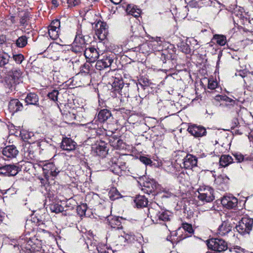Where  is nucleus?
Here are the masks:
<instances>
[{
  "label": "nucleus",
  "instance_id": "nucleus-36",
  "mask_svg": "<svg viewBox=\"0 0 253 253\" xmlns=\"http://www.w3.org/2000/svg\"><path fill=\"white\" fill-rule=\"evenodd\" d=\"M63 207L59 204H51L49 206V209L52 212L58 213L63 211Z\"/></svg>",
  "mask_w": 253,
  "mask_h": 253
},
{
  "label": "nucleus",
  "instance_id": "nucleus-31",
  "mask_svg": "<svg viewBox=\"0 0 253 253\" xmlns=\"http://www.w3.org/2000/svg\"><path fill=\"white\" fill-rule=\"evenodd\" d=\"M233 159L231 156L228 155H222L220 158L219 163L220 165L223 167H225L229 164L232 163Z\"/></svg>",
  "mask_w": 253,
  "mask_h": 253
},
{
  "label": "nucleus",
  "instance_id": "nucleus-8",
  "mask_svg": "<svg viewBox=\"0 0 253 253\" xmlns=\"http://www.w3.org/2000/svg\"><path fill=\"white\" fill-rule=\"evenodd\" d=\"M95 34L98 39L103 41L106 39L108 34L107 23L105 22L98 21L95 25Z\"/></svg>",
  "mask_w": 253,
  "mask_h": 253
},
{
  "label": "nucleus",
  "instance_id": "nucleus-11",
  "mask_svg": "<svg viewBox=\"0 0 253 253\" xmlns=\"http://www.w3.org/2000/svg\"><path fill=\"white\" fill-rule=\"evenodd\" d=\"M139 179V181H138V183L141 186L142 190L144 193L149 195L154 191L156 186L153 180L144 181L143 176H140Z\"/></svg>",
  "mask_w": 253,
  "mask_h": 253
},
{
  "label": "nucleus",
  "instance_id": "nucleus-43",
  "mask_svg": "<svg viewBox=\"0 0 253 253\" xmlns=\"http://www.w3.org/2000/svg\"><path fill=\"white\" fill-rule=\"evenodd\" d=\"M58 92L56 90H53L52 92L48 93V97L54 101H57L58 98Z\"/></svg>",
  "mask_w": 253,
  "mask_h": 253
},
{
  "label": "nucleus",
  "instance_id": "nucleus-29",
  "mask_svg": "<svg viewBox=\"0 0 253 253\" xmlns=\"http://www.w3.org/2000/svg\"><path fill=\"white\" fill-rule=\"evenodd\" d=\"M126 11L128 14L136 18L140 16L141 10L137 8L135 6H131L128 4L126 8Z\"/></svg>",
  "mask_w": 253,
  "mask_h": 253
},
{
  "label": "nucleus",
  "instance_id": "nucleus-4",
  "mask_svg": "<svg viewBox=\"0 0 253 253\" xmlns=\"http://www.w3.org/2000/svg\"><path fill=\"white\" fill-rule=\"evenodd\" d=\"M235 15L237 19L236 20L233 18L234 22L238 26L239 29H242L248 36L253 35V28L250 25L251 17L248 13L238 11Z\"/></svg>",
  "mask_w": 253,
  "mask_h": 253
},
{
  "label": "nucleus",
  "instance_id": "nucleus-34",
  "mask_svg": "<svg viewBox=\"0 0 253 253\" xmlns=\"http://www.w3.org/2000/svg\"><path fill=\"white\" fill-rule=\"evenodd\" d=\"M246 226L244 224V222H242L241 220L236 227L237 231L242 235H245L246 234H249L250 231L247 230L246 228Z\"/></svg>",
  "mask_w": 253,
  "mask_h": 253
},
{
  "label": "nucleus",
  "instance_id": "nucleus-62",
  "mask_svg": "<svg viewBox=\"0 0 253 253\" xmlns=\"http://www.w3.org/2000/svg\"><path fill=\"white\" fill-rule=\"evenodd\" d=\"M140 81H141H141H142V82H143V83H144V85H147V84H148V79H143V80H142V79H141V80H140Z\"/></svg>",
  "mask_w": 253,
  "mask_h": 253
},
{
  "label": "nucleus",
  "instance_id": "nucleus-12",
  "mask_svg": "<svg viewBox=\"0 0 253 253\" xmlns=\"http://www.w3.org/2000/svg\"><path fill=\"white\" fill-rule=\"evenodd\" d=\"M187 131L195 137H201L206 135V128L200 125L190 124L187 128Z\"/></svg>",
  "mask_w": 253,
  "mask_h": 253
},
{
  "label": "nucleus",
  "instance_id": "nucleus-24",
  "mask_svg": "<svg viewBox=\"0 0 253 253\" xmlns=\"http://www.w3.org/2000/svg\"><path fill=\"white\" fill-rule=\"evenodd\" d=\"M9 109L12 112H17L21 111L23 106L22 104L17 99H13L10 101L8 105Z\"/></svg>",
  "mask_w": 253,
  "mask_h": 253
},
{
  "label": "nucleus",
  "instance_id": "nucleus-61",
  "mask_svg": "<svg viewBox=\"0 0 253 253\" xmlns=\"http://www.w3.org/2000/svg\"><path fill=\"white\" fill-rule=\"evenodd\" d=\"M112 2L114 3L115 4H119L123 0H110Z\"/></svg>",
  "mask_w": 253,
  "mask_h": 253
},
{
  "label": "nucleus",
  "instance_id": "nucleus-57",
  "mask_svg": "<svg viewBox=\"0 0 253 253\" xmlns=\"http://www.w3.org/2000/svg\"><path fill=\"white\" fill-rule=\"evenodd\" d=\"M120 240H124V242H126L128 239H129V236L128 235H126L125 237L124 236H121L119 237Z\"/></svg>",
  "mask_w": 253,
  "mask_h": 253
},
{
  "label": "nucleus",
  "instance_id": "nucleus-51",
  "mask_svg": "<svg viewBox=\"0 0 253 253\" xmlns=\"http://www.w3.org/2000/svg\"><path fill=\"white\" fill-rule=\"evenodd\" d=\"M143 44H141L140 46V50H141L142 52L144 53H149L150 52H152V50H151L150 47H148L147 48H144L143 47Z\"/></svg>",
  "mask_w": 253,
  "mask_h": 253
},
{
  "label": "nucleus",
  "instance_id": "nucleus-35",
  "mask_svg": "<svg viewBox=\"0 0 253 253\" xmlns=\"http://www.w3.org/2000/svg\"><path fill=\"white\" fill-rule=\"evenodd\" d=\"M233 156L235 158L237 162L241 163L243 161H252V158L250 157H246V156H244L241 153L239 152H236L233 154Z\"/></svg>",
  "mask_w": 253,
  "mask_h": 253
},
{
  "label": "nucleus",
  "instance_id": "nucleus-14",
  "mask_svg": "<svg viewBox=\"0 0 253 253\" xmlns=\"http://www.w3.org/2000/svg\"><path fill=\"white\" fill-rule=\"evenodd\" d=\"M2 153L5 159H12L16 157L19 153V151L16 146L11 145L4 147L2 149Z\"/></svg>",
  "mask_w": 253,
  "mask_h": 253
},
{
  "label": "nucleus",
  "instance_id": "nucleus-5",
  "mask_svg": "<svg viewBox=\"0 0 253 253\" xmlns=\"http://www.w3.org/2000/svg\"><path fill=\"white\" fill-rule=\"evenodd\" d=\"M197 192L198 193V198L201 201L209 203L212 201L214 199L213 189L209 186H200Z\"/></svg>",
  "mask_w": 253,
  "mask_h": 253
},
{
  "label": "nucleus",
  "instance_id": "nucleus-27",
  "mask_svg": "<svg viewBox=\"0 0 253 253\" xmlns=\"http://www.w3.org/2000/svg\"><path fill=\"white\" fill-rule=\"evenodd\" d=\"M39 96L34 93H28L25 99L27 105L30 104L36 106H39Z\"/></svg>",
  "mask_w": 253,
  "mask_h": 253
},
{
  "label": "nucleus",
  "instance_id": "nucleus-17",
  "mask_svg": "<svg viewBox=\"0 0 253 253\" xmlns=\"http://www.w3.org/2000/svg\"><path fill=\"white\" fill-rule=\"evenodd\" d=\"M18 16L19 17V23L20 25L26 27L28 25L30 20L32 18L33 15L28 10H23L19 11Z\"/></svg>",
  "mask_w": 253,
  "mask_h": 253
},
{
  "label": "nucleus",
  "instance_id": "nucleus-59",
  "mask_svg": "<svg viewBox=\"0 0 253 253\" xmlns=\"http://www.w3.org/2000/svg\"><path fill=\"white\" fill-rule=\"evenodd\" d=\"M51 3L54 6V8L58 7L59 5L58 2L57 0H52Z\"/></svg>",
  "mask_w": 253,
  "mask_h": 253
},
{
  "label": "nucleus",
  "instance_id": "nucleus-56",
  "mask_svg": "<svg viewBox=\"0 0 253 253\" xmlns=\"http://www.w3.org/2000/svg\"><path fill=\"white\" fill-rule=\"evenodd\" d=\"M116 221V223H115V224L116 225H118V226H120V224H121V222L118 221V219H117L116 220H114V219H112L111 221H110V224L111 225L112 227H114V228H115V226H113V225L114 224L113 223V222H115Z\"/></svg>",
  "mask_w": 253,
  "mask_h": 253
},
{
  "label": "nucleus",
  "instance_id": "nucleus-54",
  "mask_svg": "<svg viewBox=\"0 0 253 253\" xmlns=\"http://www.w3.org/2000/svg\"><path fill=\"white\" fill-rule=\"evenodd\" d=\"M248 71L246 70H239L238 71V73H236L235 75L236 76L239 75L241 76L242 77L244 78L246 77L247 75Z\"/></svg>",
  "mask_w": 253,
  "mask_h": 253
},
{
  "label": "nucleus",
  "instance_id": "nucleus-21",
  "mask_svg": "<svg viewBox=\"0 0 253 253\" xmlns=\"http://www.w3.org/2000/svg\"><path fill=\"white\" fill-rule=\"evenodd\" d=\"M88 249L89 251H92L93 253H113V251L107 246H97L95 244H90V246L87 243Z\"/></svg>",
  "mask_w": 253,
  "mask_h": 253
},
{
  "label": "nucleus",
  "instance_id": "nucleus-55",
  "mask_svg": "<svg viewBox=\"0 0 253 253\" xmlns=\"http://www.w3.org/2000/svg\"><path fill=\"white\" fill-rule=\"evenodd\" d=\"M7 37L5 35H0V45L3 44L6 42Z\"/></svg>",
  "mask_w": 253,
  "mask_h": 253
},
{
  "label": "nucleus",
  "instance_id": "nucleus-15",
  "mask_svg": "<svg viewBox=\"0 0 253 253\" xmlns=\"http://www.w3.org/2000/svg\"><path fill=\"white\" fill-rule=\"evenodd\" d=\"M222 206L229 209L235 208L238 204V199L233 196H224L221 201Z\"/></svg>",
  "mask_w": 253,
  "mask_h": 253
},
{
  "label": "nucleus",
  "instance_id": "nucleus-42",
  "mask_svg": "<svg viewBox=\"0 0 253 253\" xmlns=\"http://www.w3.org/2000/svg\"><path fill=\"white\" fill-rule=\"evenodd\" d=\"M91 64H83L80 67V73L88 74L90 72Z\"/></svg>",
  "mask_w": 253,
  "mask_h": 253
},
{
  "label": "nucleus",
  "instance_id": "nucleus-53",
  "mask_svg": "<svg viewBox=\"0 0 253 253\" xmlns=\"http://www.w3.org/2000/svg\"><path fill=\"white\" fill-rule=\"evenodd\" d=\"M211 0H201L199 3V5L203 4L204 6H207L211 5Z\"/></svg>",
  "mask_w": 253,
  "mask_h": 253
},
{
  "label": "nucleus",
  "instance_id": "nucleus-13",
  "mask_svg": "<svg viewBox=\"0 0 253 253\" xmlns=\"http://www.w3.org/2000/svg\"><path fill=\"white\" fill-rule=\"evenodd\" d=\"M84 52L86 61L89 63H94L99 58V53L94 47L86 48Z\"/></svg>",
  "mask_w": 253,
  "mask_h": 253
},
{
  "label": "nucleus",
  "instance_id": "nucleus-2",
  "mask_svg": "<svg viewBox=\"0 0 253 253\" xmlns=\"http://www.w3.org/2000/svg\"><path fill=\"white\" fill-rule=\"evenodd\" d=\"M87 37L89 38L88 33L80 25L77 29L75 38L71 44V50L76 53L84 52L87 44L85 38Z\"/></svg>",
  "mask_w": 253,
  "mask_h": 253
},
{
  "label": "nucleus",
  "instance_id": "nucleus-58",
  "mask_svg": "<svg viewBox=\"0 0 253 253\" xmlns=\"http://www.w3.org/2000/svg\"><path fill=\"white\" fill-rule=\"evenodd\" d=\"M41 59H45V58L41 54L39 57H38L37 59H35L33 61H37V62H42V61L41 60Z\"/></svg>",
  "mask_w": 253,
  "mask_h": 253
},
{
  "label": "nucleus",
  "instance_id": "nucleus-32",
  "mask_svg": "<svg viewBox=\"0 0 253 253\" xmlns=\"http://www.w3.org/2000/svg\"><path fill=\"white\" fill-rule=\"evenodd\" d=\"M27 43L28 38L25 35L19 37L15 41L16 46L19 48L24 47Z\"/></svg>",
  "mask_w": 253,
  "mask_h": 253
},
{
  "label": "nucleus",
  "instance_id": "nucleus-52",
  "mask_svg": "<svg viewBox=\"0 0 253 253\" xmlns=\"http://www.w3.org/2000/svg\"><path fill=\"white\" fill-rule=\"evenodd\" d=\"M96 68L99 70H102L107 69L109 67V66L107 64H95Z\"/></svg>",
  "mask_w": 253,
  "mask_h": 253
},
{
  "label": "nucleus",
  "instance_id": "nucleus-28",
  "mask_svg": "<svg viewBox=\"0 0 253 253\" xmlns=\"http://www.w3.org/2000/svg\"><path fill=\"white\" fill-rule=\"evenodd\" d=\"M134 202L137 208H142L148 205V201L144 196L138 195L135 198Z\"/></svg>",
  "mask_w": 253,
  "mask_h": 253
},
{
  "label": "nucleus",
  "instance_id": "nucleus-33",
  "mask_svg": "<svg viewBox=\"0 0 253 253\" xmlns=\"http://www.w3.org/2000/svg\"><path fill=\"white\" fill-rule=\"evenodd\" d=\"M112 86L115 90L120 91L124 86V82L122 79L116 78L114 80Z\"/></svg>",
  "mask_w": 253,
  "mask_h": 253
},
{
  "label": "nucleus",
  "instance_id": "nucleus-9",
  "mask_svg": "<svg viewBox=\"0 0 253 253\" xmlns=\"http://www.w3.org/2000/svg\"><path fill=\"white\" fill-rule=\"evenodd\" d=\"M42 170L47 179L56 177L60 171L59 169L52 163H46L43 165Z\"/></svg>",
  "mask_w": 253,
  "mask_h": 253
},
{
  "label": "nucleus",
  "instance_id": "nucleus-45",
  "mask_svg": "<svg viewBox=\"0 0 253 253\" xmlns=\"http://www.w3.org/2000/svg\"><path fill=\"white\" fill-rule=\"evenodd\" d=\"M140 161L145 165H151L152 163L151 160L145 156H140L139 158Z\"/></svg>",
  "mask_w": 253,
  "mask_h": 253
},
{
  "label": "nucleus",
  "instance_id": "nucleus-7",
  "mask_svg": "<svg viewBox=\"0 0 253 253\" xmlns=\"http://www.w3.org/2000/svg\"><path fill=\"white\" fill-rule=\"evenodd\" d=\"M208 248L214 251L221 252L227 249V244L223 239L219 238H212L208 241Z\"/></svg>",
  "mask_w": 253,
  "mask_h": 253
},
{
  "label": "nucleus",
  "instance_id": "nucleus-37",
  "mask_svg": "<svg viewBox=\"0 0 253 253\" xmlns=\"http://www.w3.org/2000/svg\"><path fill=\"white\" fill-rule=\"evenodd\" d=\"M87 210V205L86 204H82L81 205L77 206V212L81 217H82L85 214V211Z\"/></svg>",
  "mask_w": 253,
  "mask_h": 253
},
{
  "label": "nucleus",
  "instance_id": "nucleus-50",
  "mask_svg": "<svg viewBox=\"0 0 253 253\" xmlns=\"http://www.w3.org/2000/svg\"><path fill=\"white\" fill-rule=\"evenodd\" d=\"M50 25L52 26V27H57L60 29V21L58 19H54L51 22Z\"/></svg>",
  "mask_w": 253,
  "mask_h": 253
},
{
  "label": "nucleus",
  "instance_id": "nucleus-10",
  "mask_svg": "<svg viewBox=\"0 0 253 253\" xmlns=\"http://www.w3.org/2000/svg\"><path fill=\"white\" fill-rule=\"evenodd\" d=\"M21 169L16 165H6L0 167V174L7 176H13L16 175Z\"/></svg>",
  "mask_w": 253,
  "mask_h": 253
},
{
  "label": "nucleus",
  "instance_id": "nucleus-19",
  "mask_svg": "<svg viewBox=\"0 0 253 253\" xmlns=\"http://www.w3.org/2000/svg\"><path fill=\"white\" fill-rule=\"evenodd\" d=\"M183 161V166L186 169H192L197 164V158L191 154H187Z\"/></svg>",
  "mask_w": 253,
  "mask_h": 253
},
{
  "label": "nucleus",
  "instance_id": "nucleus-41",
  "mask_svg": "<svg viewBox=\"0 0 253 253\" xmlns=\"http://www.w3.org/2000/svg\"><path fill=\"white\" fill-rule=\"evenodd\" d=\"M48 33L50 38L52 40H55L59 37V31L53 30H48Z\"/></svg>",
  "mask_w": 253,
  "mask_h": 253
},
{
  "label": "nucleus",
  "instance_id": "nucleus-3",
  "mask_svg": "<svg viewBox=\"0 0 253 253\" xmlns=\"http://www.w3.org/2000/svg\"><path fill=\"white\" fill-rule=\"evenodd\" d=\"M148 215L153 222L162 224L163 222L170 220V212L161 209L156 203H153L152 207L148 209Z\"/></svg>",
  "mask_w": 253,
  "mask_h": 253
},
{
  "label": "nucleus",
  "instance_id": "nucleus-30",
  "mask_svg": "<svg viewBox=\"0 0 253 253\" xmlns=\"http://www.w3.org/2000/svg\"><path fill=\"white\" fill-rule=\"evenodd\" d=\"M115 60V63H117V58L116 55L114 54L111 53L109 55L105 54L102 56V58L100 59L101 63H113Z\"/></svg>",
  "mask_w": 253,
  "mask_h": 253
},
{
  "label": "nucleus",
  "instance_id": "nucleus-44",
  "mask_svg": "<svg viewBox=\"0 0 253 253\" xmlns=\"http://www.w3.org/2000/svg\"><path fill=\"white\" fill-rule=\"evenodd\" d=\"M13 58L16 63H22L24 59V56L22 54L14 55Z\"/></svg>",
  "mask_w": 253,
  "mask_h": 253
},
{
  "label": "nucleus",
  "instance_id": "nucleus-26",
  "mask_svg": "<svg viewBox=\"0 0 253 253\" xmlns=\"http://www.w3.org/2000/svg\"><path fill=\"white\" fill-rule=\"evenodd\" d=\"M112 164L110 165V170L112 171L113 173L119 175L122 172V171H124L126 168L125 166V163H123V164H118L115 161L113 163V161H111Z\"/></svg>",
  "mask_w": 253,
  "mask_h": 253
},
{
  "label": "nucleus",
  "instance_id": "nucleus-1",
  "mask_svg": "<svg viewBox=\"0 0 253 253\" xmlns=\"http://www.w3.org/2000/svg\"><path fill=\"white\" fill-rule=\"evenodd\" d=\"M143 47H150L153 52H157L158 57L163 63H166L167 61L173 63V61L176 59V55L174 45L162 40L161 37H152L151 41L143 43Z\"/></svg>",
  "mask_w": 253,
  "mask_h": 253
},
{
  "label": "nucleus",
  "instance_id": "nucleus-63",
  "mask_svg": "<svg viewBox=\"0 0 253 253\" xmlns=\"http://www.w3.org/2000/svg\"><path fill=\"white\" fill-rule=\"evenodd\" d=\"M249 139L250 141L253 140V131H252L249 135Z\"/></svg>",
  "mask_w": 253,
  "mask_h": 253
},
{
  "label": "nucleus",
  "instance_id": "nucleus-46",
  "mask_svg": "<svg viewBox=\"0 0 253 253\" xmlns=\"http://www.w3.org/2000/svg\"><path fill=\"white\" fill-rule=\"evenodd\" d=\"M232 252L233 253H246L247 251L241 247L236 246L233 248Z\"/></svg>",
  "mask_w": 253,
  "mask_h": 253
},
{
  "label": "nucleus",
  "instance_id": "nucleus-16",
  "mask_svg": "<svg viewBox=\"0 0 253 253\" xmlns=\"http://www.w3.org/2000/svg\"><path fill=\"white\" fill-rule=\"evenodd\" d=\"M177 47L178 50L186 54V63H190L191 62V49L188 44L184 41L178 43Z\"/></svg>",
  "mask_w": 253,
  "mask_h": 253
},
{
  "label": "nucleus",
  "instance_id": "nucleus-64",
  "mask_svg": "<svg viewBox=\"0 0 253 253\" xmlns=\"http://www.w3.org/2000/svg\"><path fill=\"white\" fill-rule=\"evenodd\" d=\"M10 20H11L12 23H15V16H11L10 18Z\"/></svg>",
  "mask_w": 253,
  "mask_h": 253
},
{
  "label": "nucleus",
  "instance_id": "nucleus-39",
  "mask_svg": "<svg viewBox=\"0 0 253 253\" xmlns=\"http://www.w3.org/2000/svg\"><path fill=\"white\" fill-rule=\"evenodd\" d=\"M242 222H244V224L245 225L247 230L251 231L253 225V220L248 218H243L242 219Z\"/></svg>",
  "mask_w": 253,
  "mask_h": 253
},
{
  "label": "nucleus",
  "instance_id": "nucleus-60",
  "mask_svg": "<svg viewBox=\"0 0 253 253\" xmlns=\"http://www.w3.org/2000/svg\"><path fill=\"white\" fill-rule=\"evenodd\" d=\"M53 30V31H59L60 29L57 27H52V26L49 25L48 27V30Z\"/></svg>",
  "mask_w": 253,
  "mask_h": 253
},
{
  "label": "nucleus",
  "instance_id": "nucleus-22",
  "mask_svg": "<svg viewBox=\"0 0 253 253\" xmlns=\"http://www.w3.org/2000/svg\"><path fill=\"white\" fill-rule=\"evenodd\" d=\"M232 228V227L228 221H224L218 227L217 234L219 236H225L231 231Z\"/></svg>",
  "mask_w": 253,
  "mask_h": 253
},
{
  "label": "nucleus",
  "instance_id": "nucleus-6",
  "mask_svg": "<svg viewBox=\"0 0 253 253\" xmlns=\"http://www.w3.org/2000/svg\"><path fill=\"white\" fill-rule=\"evenodd\" d=\"M112 116L109 110L104 109L100 110L98 114L97 118L92 121L90 127L96 129L102 126V124L106 122Z\"/></svg>",
  "mask_w": 253,
  "mask_h": 253
},
{
  "label": "nucleus",
  "instance_id": "nucleus-38",
  "mask_svg": "<svg viewBox=\"0 0 253 253\" xmlns=\"http://www.w3.org/2000/svg\"><path fill=\"white\" fill-rule=\"evenodd\" d=\"M216 99L218 101H223L225 102V105H227L228 103L231 105L234 104V101L226 96L217 95L216 96Z\"/></svg>",
  "mask_w": 253,
  "mask_h": 253
},
{
  "label": "nucleus",
  "instance_id": "nucleus-48",
  "mask_svg": "<svg viewBox=\"0 0 253 253\" xmlns=\"http://www.w3.org/2000/svg\"><path fill=\"white\" fill-rule=\"evenodd\" d=\"M80 3V0H67V3L71 7L78 5Z\"/></svg>",
  "mask_w": 253,
  "mask_h": 253
},
{
  "label": "nucleus",
  "instance_id": "nucleus-18",
  "mask_svg": "<svg viewBox=\"0 0 253 253\" xmlns=\"http://www.w3.org/2000/svg\"><path fill=\"white\" fill-rule=\"evenodd\" d=\"M76 145V142L71 138L64 137L62 139L60 147L62 150L69 152L75 150Z\"/></svg>",
  "mask_w": 253,
  "mask_h": 253
},
{
  "label": "nucleus",
  "instance_id": "nucleus-25",
  "mask_svg": "<svg viewBox=\"0 0 253 253\" xmlns=\"http://www.w3.org/2000/svg\"><path fill=\"white\" fill-rule=\"evenodd\" d=\"M212 43H216L220 46L225 45L227 43L226 36L220 34H215L211 40Z\"/></svg>",
  "mask_w": 253,
  "mask_h": 253
},
{
  "label": "nucleus",
  "instance_id": "nucleus-23",
  "mask_svg": "<svg viewBox=\"0 0 253 253\" xmlns=\"http://www.w3.org/2000/svg\"><path fill=\"white\" fill-rule=\"evenodd\" d=\"M92 149L93 154L99 157H104L107 154V147L103 143L95 144Z\"/></svg>",
  "mask_w": 253,
  "mask_h": 253
},
{
  "label": "nucleus",
  "instance_id": "nucleus-40",
  "mask_svg": "<svg viewBox=\"0 0 253 253\" xmlns=\"http://www.w3.org/2000/svg\"><path fill=\"white\" fill-rule=\"evenodd\" d=\"M10 56L6 53L0 54V63H8Z\"/></svg>",
  "mask_w": 253,
  "mask_h": 253
},
{
  "label": "nucleus",
  "instance_id": "nucleus-49",
  "mask_svg": "<svg viewBox=\"0 0 253 253\" xmlns=\"http://www.w3.org/2000/svg\"><path fill=\"white\" fill-rule=\"evenodd\" d=\"M183 228L184 230L187 231L189 233H191L193 232V228L191 225L188 223L183 224Z\"/></svg>",
  "mask_w": 253,
  "mask_h": 253
},
{
  "label": "nucleus",
  "instance_id": "nucleus-47",
  "mask_svg": "<svg viewBox=\"0 0 253 253\" xmlns=\"http://www.w3.org/2000/svg\"><path fill=\"white\" fill-rule=\"evenodd\" d=\"M217 85V83L216 82L213 81V80H209L208 82V88L211 89H215Z\"/></svg>",
  "mask_w": 253,
  "mask_h": 253
},
{
  "label": "nucleus",
  "instance_id": "nucleus-20",
  "mask_svg": "<svg viewBox=\"0 0 253 253\" xmlns=\"http://www.w3.org/2000/svg\"><path fill=\"white\" fill-rule=\"evenodd\" d=\"M6 77V82L11 86L14 84L19 83V80L21 76V73L20 70H14L10 72Z\"/></svg>",
  "mask_w": 253,
  "mask_h": 253
}]
</instances>
